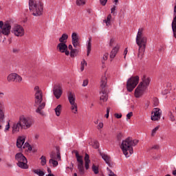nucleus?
<instances>
[{
	"mask_svg": "<svg viewBox=\"0 0 176 176\" xmlns=\"http://www.w3.org/2000/svg\"><path fill=\"white\" fill-rule=\"evenodd\" d=\"M135 41L136 45L139 47L138 57L140 60H142L145 53V49H146V43L148 42V38L144 34V28H139Z\"/></svg>",
	"mask_w": 176,
	"mask_h": 176,
	"instance_id": "f257e3e1",
	"label": "nucleus"
},
{
	"mask_svg": "<svg viewBox=\"0 0 176 176\" xmlns=\"http://www.w3.org/2000/svg\"><path fill=\"white\" fill-rule=\"evenodd\" d=\"M34 91V107H38L36 110V113L42 115V109L46 107V102H43V92L39 89V86H35Z\"/></svg>",
	"mask_w": 176,
	"mask_h": 176,
	"instance_id": "f03ea898",
	"label": "nucleus"
},
{
	"mask_svg": "<svg viewBox=\"0 0 176 176\" xmlns=\"http://www.w3.org/2000/svg\"><path fill=\"white\" fill-rule=\"evenodd\" d=\"M139 141L138 140H133L131 138H128L125 140H123L121 144V149L126 156V157H130V155L134 153L133 146H135L138 144Z\"/></svg>",
	"mask_w": 176,
	"mask_h": 176,
	"instance_id": "7ed1b4c3",
	"label": "nucleus"
},
{
	"mask_svg": "<svg viewBox=\"0 0 176 176\" xmlns=\"http://www.w3.org/2000/svg\"><path fill=\"white\" fill-rule=\"evenodd\" d=\"M29 9L33 16L38 17L43 13V3L36 0H29Z\"/></svg>",
	"mask_w": 176,
	"mask_h": 176,
	"instance_id": "20e7f679",
	"label": "nucleus"
},
{
	"mask_svg": "<svg viewBox=\"0 0 176 176\" xmlns=\"http://www.w3.org/2000/svg\"><path fill=\"white\" fill-rule=\"evenodd\" d=\"M107 83H108V80L107 78V76L103 75L102 76L101 80H100V105H102L103 102H107L108 100V94H107V89L105 87H107Z\"/></svg>",
	"mask_w": 176,
	"mask_h": 176,
	"instance_id": "39448f33",
	"label": "nucleus"
},
{
	"mask_svg": "<svg viewBox=\"0 0 176 176\" xmlns=\"http://www.w3.org/2000/svg\"><path fill=\"white\" fill-rule=\"evenodd\" d=\"M19 120L22 126V129H24V130L31 128L34 123H35L34 118L30 116H21Z\"/></svg>",
	"mask_w": 176,
	"mask_h": 176,
	"instance_id": "423d86ee",
	"label": "nucleus"
},
{
	"mask_svg": "<svg viewBox=\"0 0 176 176\" xmlns=\"http://www.w3.org/2000/svg\"><path fill=\"white\" fill-rule=\"evenodd\" d=\"M138 82H140V77L138 76L131 77L126 82L128 91H133L137 87V85H138Z\"/></svg>",
	"mask_w": 176,
	"mask_h": 176,
	"instance_id": "0eeeda50",
	"label": "nucleus"
},
{
	"mask_svg": "<svg viewBox=\"0 0 176 176\" xmlns=\"http://www.w3.org/2000/svg\"><path fill=\"white\" fill-rule=\"evenodd\" d=\"M68 100L71 106V110L73 113H78V104L75 102V94L69 91L67 94Z\"/></svg>",
	"mask_w": 176,
	"mask_h": 176,
	"instance_id": "6e6552de",
	"label": "nucleus"
},
{
	"mask_svg": "<svg viewBox=\"0 0 176 176\" xmlns=\"http://www.w3.org/2000/svg\"><path fill=\"white\" fill-rule=\"evenodd\" d=\"M12 30V22L7 21L4 23V25L0 30V34H3L6 36L10 35V30Z\"/></svg>",
	"mask_w": 176,
	"mask_h": 176,
	"instance_id": "1a4fd4ad",
	"label": "nucleus"
},
{
	"mask_svg": "<svg viewBox=\"0 0 176 176\" xmlns=\"http://www.w3.org/2000/svg\"><path fill=\"white\" fill-rule=\"evenodd\" d=\"M7 80L9 82L21 83L23 82V77L16 73H11L7 76Z\"/></svg>",
	"mask_w": 176,
	"mask_h": 176,
	"instance_id": "9d476101",
	"label": "nucleus"
},
{
	"mask_svg": "<svg viewBox=\"0 0 176 176\" xmlns=\"http://www.w3.org/2000/svg\"><path fill=\"white\" fill-rule=\"evenodd\" d=\"M53 94L56 100H58L63 96V85L60 83L56 84L53 88Z\"/></svg>",
	"mask_w": 176,
	"mask_h": 176,
	"instance_id": "9b49d317",
	"label": "nucleus"
},
{
	"mask_svg": "<svg viewBox=\"0 0 176 176\" xmlns=\"http://www.w3.org/2000/svg\"><path fill=\"white\" fill-rule=\"evenodd\" d=\"M12 32L15 36H24L25 30L24 28L20 25H15L12 28Z\"/></svg>",
	"mask_w": 176,
	"mask_h": 176,
	"instance_id": "f8f14e48",
	"label": "nucleus"
},
{
	"mask_svg": "<svg viewBox=\"0 0 176 176\" xmlns=\"http://www.w3.org/2000/svg\"><path fill=\"white\" fill-rule=\"evenodd\" d=\"M146 90H148L146 89V88H144V87H142V85L139 84L136 89H135V98H140L142 97V96L144 95L145 93H146Z\"/></svg>",
	"mask_w": 176,
	"mask_h": 176,
	"instance_id": "ddd939ff",
	"label": "nucleus"
},
{
	"mask_svg": "<svg viewBox=\"0 0 176 176\" xmlns=\"http://www.w3.org/2000/svg\"><path fill=\"white\" fill-rule=\"evenodd\" d=\"M162 118V110L159 108H154L151 113V120L156 122V120H160Z\"/></svg>",
	"mask_w": 176,
	"mask_h": 176,
	"instance_id": "4468645a",
	"label": "nucleus"
},
{
	"mask_svg": "<svg viewBox=\"0 0 176 176\" xmlns=\"http://www.w3.org/2000/svg\"><path fill=\"white\" fill-rule=\"evenodd\" d=\"M57 50L60 52V53H65L66 56H69V51H68V46L65 43H60L58 44L56 47Z\"/></svg>",
	"mask_w": 176,
	"mask_h": 176,
	"instance_id": "2eb2a0df",
	"label": "nucleus"
},
{
	"mask_svg": "<svg viewBox=\"0 0 176 176\" xmlns=\"http://www.w3.org/2000/svg\"><path fill=\"white\" fill-rule=\"evenodd\" d=\"M139 85H141L142 87H144L146 90H148V87H149V85H151V78L144 76Z\"/></svg>",
	"mask_w": 176,
	"mask_h": 176,
	"instance_id": "dca6fc26",
	"label": "nucleus"
},
{
	"mask_svg": "<svg viewBox=\"0 0 176 176\" xmlns=\"http://www.w3.org/2000/svg\"><path fill=\"white\" fill-rule=\"evenodd\" d=\"M12 133L17 134V133L20 132V129H23L20 121L16 122H14L11 126Z\"/></svg>",
	"mask_w": 176,
	"mask_h": 176,
	"instance_id": "f3484780",
	"label": "nucleus"
},
{
	"mask_svg": "<svg viewBox=\"0 0 176 176\" xmlns=\"http://www.w3.org/2000/svg\"><path fill=\"white\" fill-rule=\"evenodd\" d=\"M72 42L74 47H78V46H80V43H79V37L78 36V34L74 32L72 34Z\"/></svg>",
	"mask_w": 176,
	"mask_h": 176,
	"instance_id": "a211bd4d",
	"label": "nucleus"
},
{
	"mask_svg": "<svg viewBox=\"0 0 176 176\" xmlns=\"http://www.w3.org/2000/svg\"><path fill=\"white\" fill-rule=\"evenodd\" d=\"M174 16L173 22H172V30L173 32V36L174 38H176V0H175V4L174 7Z\"/></svg>",
	"mask_w": 176,
	"mask_h": 176,
	"instance_id": "6ab92c4d",
	"label": "nucleus"
},
{
	"mask_svg": "<svg viewBox=\"0 0 176 176\" xmlns=\"http://www.w3.org/2000/svg\"><path fill=\"white\" fill-rule=\"evenodd\" d=\"M28 161L27 160V158H25L23 160L18 161L17 166L20 168H22L23 170H27L28 168Z\"/></svg>",
	"mask_w": 176,
	"mask_h": 176,
	"instance_id": "aec40b11",
	"label": "nucleus"
},
{
	"mask_svg": "<svg viewBox=\"0 0 176 176\" xmlns=\"http://www.w3.org/2000/svg\"><path fill=\"white\" fill-rule=\"evenodd\" d=\"M24 142H25V136H19L16 139V146L17 148H23V145H24Z\"/></svg>",
	"mask_w": 176,
	"mask_h": 176,
	"instance_id": "412c9836",
	"label": "nucleus"
},
{
	"mask_svg": "<svg viewBox=\"0 0 176 176\" xmlns=\"http://www.w3.org/2000/svg\"><path fill=\"white\" fill-rule=\"evenodd\" d=\"M85 160V168L86 170H89L90 168V155L89 154L85 153V156L84 158Z\"/></svg>",
	"mask_w": 176,
	"mask_h": 176,
	"instance_id": "4be33fe9",
	"label": "nucleus"
},
{
	"mask_svg": "<svg viewBox=\"0 0 176 176\" xmlns=\"http://www.w3.org/2000/svg\"><path fill=\"white\" fill-rule=\"evenodd\" d=\"M119 49H120V47L117 45L110 52V58H115V57H116V54H118Z\"/></svg>",
	"mask_w": 176,
	"mask_h": 176,
	"instance_id": "5701e85b",
	"label": "nucleus"
},
{
	"mask_svg": "<svg viewBox=\"0 0 176 176\" xmlns=\"http://www.w3.org/2000/svg\"><path fill=\"white\" fill-rule=\"evenodd\" d=\"M100 156L104 160L105 163L108 164V166H111V157L104 153H100Z\"/></svg>",
	"mask_w": 176,
	"mask_h": 176,
	"instance_id": "b1692460",
	"label": "nucleus"
},
{
	"mask_svg": "<svg viewBox=\"0 0 176 176\" xmlns=\"http://www.w3.org/2000/svg\"><path fill=\"white\" fill-rule=\"evenodd\" d=\"M0 119H5V106L0 102Z\"/></svg>",
	"mask_w": 176,
	"mask_h": 176,
	"instance_id": "393cba45",
	"label": "nucleus"
},
{
	"mask_svg": "<svg viewBox=\"0 0 176 176\" xmlns=\"http://www.w3.org/2000/svg\"><path fill=\"white\" fill-rule=\"evenodd\" d=\"M87 56H89L90 52H91V37L89 38V40L87 41Z\"/></svg>",
	"mask_w": 176,
	"mask_h": 176,
	"instance_id": "a878e982",
	"label": "nucleus"
},
{
	"mask_svg": "<svg viewBox=\"0 0 176 176\" xmlns=\"http://www.w3.org/2000/svg\"><path fill=\"white\" fill-rule=\"evenodd\" d=\"M111 20H112V15L109 14L107 19H105L103 22L105 23L107 27H109L110 25H112V23L111 22Z\"/></svg>",
	"mask_w": 176,
	"mask_h": 176,
	"instance_id": "bb28decb",
	"label": "nucleus"
},
{
	"mask_svg": "<svg viewBox=\"0 0 176 176\" xmlns=\"http://www.w3.org/2000/svg\"><path fill=\"white\" fill-rule=\"evenodd\" d=\"M74 153L78 164H83V157L82 155H79V152H78V151H74Z\"/></svg>",
	"mask_w": 176,
	"mask_h": 176,
	"instance_id": "cd10ccee",
	"label": "nucleus"
},
{
	"mask_svg": "<svg viewBox=\"0 0 176 176\" xmlns=\"http://www.w3.org/2000/svg\"><path fill=\"white\" fill-rule=\"evenodd\" d=\"M25 156H24V155H23V153H18L15 155V160H16V162H21V160H25Z\"/></svg>",
	"mask_w": 176,
	"mask_h": 176,
	"instance_id": "c85d7f7f",
	"label": "nucleus"
},
{
	"mask_svg": "<svg viewBox=\"0 0 176 176\" xmlns=\"http://www.w3.org/2000/svg\"><path fill=\"white\" fill-rule=\"evenodd\" d=\"M67 39H68V34H63L59 38L60 43H67Z\"/></svg>",
	"mask_w": 176,
	"mask_h": 176,
	"instance_id": "c756f323",
	"label": "nucleus"
},
{
	"mask_svg": "<svg viewBox=\"0 0 176 176\" xmlns=\"http://www.w3.org/2000/svg\"><path fill=\"white\" fill-rule=\"evenodd\" d=\"M78 170L81 175L85 174V167L83 166V164H78Z\"/></svg>",
	"mask_w": 176,
	"mask_h": 176,
	"instance_id": "7c9ffc66",
	"label": "nucleus"
},
{
	"mask_svg": "<svg viewBox=\"0 0 176 176\" xmlns=\"http://www.w3.org/2000/svg\"><path fill=\"white\" fill-rule=\"evenodd\" d=\"M49 164L52 166V167H57L58 166V162L57 161V160H49Z\"/></svg>",
	"mask_w": 176,
	"mask_h": 176,
	"instance_id": "2f4dec72",
	"label": "nucleus"
},
{
	"mask_svg": "<svg viewBox=\"0 0 176 176\" xmlns=\"http://www.w3.org/2000/svg\"><path fill=\"white\" fill-rule=\"evenodd\" d=\"M32 173H34V174H36L38 176H45V172L41 169H33Z\"/></svg>",
	"mask_w": 176,
	"mask_h": 176,
	"instance_id": "473e14b6",
	"label": "nucleus"
},
{
	"mask_svg": "<svg viewBox=\"0 0 176 176\" xmlns=\"http://www.w3.org/2000/svg\"><path fill=\"white\" fill-rule=\"evenodd\" d=\"M85 67H87V62L83 59L80 63V71L83 72L85 71Z\"/></svg>",
	"mask_w": 176,
	"mask_h": 176,
	"instance_id": "72a5a7b5",
	"label": "nucleus"
},
{
	"mask_svg": "<svg viewBox=\"0 0 176 176\" xmlns=\"http://www.w3.org/2000/svg\"><path fill=\"white\" fill-rule=\"evenodd\" d=\"M61 108H62L61 104H59L55 109V113L56 116H60V115H61Z\"/></svg>",
	"mask_w": 176,
	"mask_h": 176,
	"instance_id": "f704fd0d",
	"label": "nucleus"
},
{
	"mask_svg": "<svg viewBox=\"0 0 176 176\" xmlns=\"http://www.w3.org/2000/svg\"><path fill=\"white\" fill-rule=\"evenodd\" d=\"M92 171H94V174L97 175L100 173L98 166H96L95 164L92 165Z\"/></svg>",
	"mask_w": 176,
	"mask_h": 176,
	"instance_id": "c9c22d12",
	"label": "nucleus"
},
{
	"mask_svg": "<svg viewBox=\"0 0 176 176\" xmlns=\"http://www.w3.org/2000/svg\"><path fill=\"white\" fill-rule=\"evenodd\" d=\"M92 146L95 149H98V148H100V143H98V141H97V140H94Z\"/></svg>",
	"mask_w": 176,
	"mask_h": 176,
	"instance_id": "e433bc0d",
	"label": "nucleus"
},
{
	"mask_svg": "<svg viewBox=\"0 0 176 176\" xmlns=\"http://www.w3.org/2000/svg\"><path fill=\"white\" fill-rule=\"evenodd\" d=\"M86 3V0H76V5L78 6H82Z\"/></svg>",
	"mask_w": 176,
	"mask_h": 176,
	"instance_id": "4c0bfd02",
	"label": "nucleus"
},
{
	"mask_svg": "<svg viewBox=\"0 0 176 176\" xmlns=\"http://www.w3.org/2000/svg\"><path fill=\"white\" fill-rule=\"evenodd\" d=\"M40 159L41 160V166H45L46 164V157L42 155Z\"/></svg>",
	"mask_w": 176,
	"mask_h": 176,
	"instance_id": "58836bf2",
	"label": "nucleus"
},
{
	"mask_svg": "<svg viewBox=\"0 0 176 176\" xmlns=\"http://www.w3.org/2000/svg\"><path fill=\"white\" fill-rule=\"evenodd\" d=\"M50 157V160H57L56 153H51Z\"/></svg>",
	"mask_w": 176,
	"mask_h": 176,
	"instance_id": "ea45409f",
	"label": "nucleus"
},
{
	"mask_svg": "<svg viewBox=\"0 0 176 176\" xmlns=\"http://www.w3.org/2000/svg\"><path fill=\"white\" fill-rule=\"evenodd\" d=\"M78 50L76 49L72 50L70 52L71 57H76Z\"/></svg>",
	"mask_w": 176,
	"mask_h": 176,
	"instance_id": "a19ab883",
	"label": "nucleus"
},
{
	"mask_svg": "<svg viewBox=\"0 0 176 176\" xmlns=\"http://www.w3.org/2000/svg\"><path fill=\"white\" fill-rule=\"evenodd\" d=\"M171 122H174V120H175V117L174 116V115H173V112L169 111L168 113Z\"/></svg>",
	"mask_w": 176,
	"mask_h": 176,
	"instance_id": "79ce46f5",
	"label": "nucleus"
},
{
	"mask_svg": "<svg viewBox=\"0 0 176 176\" xmlns=\"http://www.w3.org/2000/svg\"><path fill=\"white\" fill-rule=\"evenodd\" d=\"M159 128H160V126H156L155 128H154V129L152 130V133H151L152 137H154V136H155V134H156V132L157 131V130H159Z\"/></svg>",
	"mask_w": 176,
	"mask_h": 176,
	"instance_id": "37998d69",
	"label": "nucleus"
},
{
	"mask_svg": "<svg viewBox=\"0 0 176 176\" xmlns=\"http://www.w3.org/2000/svg\"><path fill=\"white\" fill-rule=\"evenodd\" d=\"M4 123H5V119L0 118V130H2Z\"/></svg>",
	"mask_w": 176,
	"mask_h": 176,
	"instance_id": "c03bdc74",
	"label": "nucleus"
},
{
	"mask_svg": "<svg viewBox=\"0 0 176 176\" xmlns=\"http://www.w3.org/2000/svg\"><path fill=\"white\" fill-rule=\"evenodd\" d=\"M153 104H154V107H157V105H159V99L158 98H155L153 99Z\"/></svg>",
	"mask_w": 176,
	"mask_h": 176,
	"instance_id": "a18cd8bd",
	"label": "nucleus"
},
{
	"mask_svg": "<svg viewBox=\"0 0 176 176\" xmlns=\"http://www.w3.org/2000/svg\"><path fill=\"white\" fill-rule=\"evenodd\" d=\"M23 148H28L29 151H31V149H32V148L31 147V145H30L28 144V142H25L24 146H23Z\"/></svg>",
	"mask_w": 176,
	"mask_h": 176,
	"instance_id": "49530a36",
	"label": "nucleus"
},
{
	"mask_svg": "<svg viewBox=\"0 0 176 176\" xmlns=\"http://www.w3.org/2000/svg\"><path fill=\"white\" fill-rule=\"evenodd\" d=\"M116 10V6H113V8L111 9V13L115 16L116 14V12H115Z\"/></svg>",
	"mask_w": 176,
	"mask_h": 176,
	"instance_id": "de8ad7c7",
	"label": "nucleus"
},
{
	"mask_svg": "<svg viewBox=\"0 0 176 176\" xmlns=\"http://www.w3.org/2000/svg\"><path fill=\"white\" fill-rule=\"evenodd\" d=\"M10 129V123L8 122V124L6 125L4 131L6 133V131H9Z\"/></svg>",
	"mask_w": 176,
	"mask_h": 176,
	"instance_id": "09e8293b",
	"label": "nucleus"
},
{
	"mask_svg": "<svg viewBox=\"0 0 176 176\" xmlns=\"http://www.w3.org/2000/svg\"><path fill=\"white\" fill-rule=\"evenodd\" d=\"M109 111H111V107H107V113L104 116L105 118H107V119H108L109 118Z\"/></svg>",
	"mask_w": 176,
	"mask_h": 176,
	"instance_id": "8fccbe9b",
	"label": "nucleus"
},
{
	"mask_svg": "<svg viewBox=\"0 0 176 176\" xmlns=\"http://www.w3.org/2000/svg\"><path fill=\"white\" fill-rule=\"evenodd\" d=\"M100 2L102 6H105V5H107V3L108 2V0H100Z\"/></svg>",
	"mask_w": 176,
	"mask_h": 176,
	"instance_id": "3c124183",
	"label": "nucleus"
},
{
	"mask_svg": "<svg viewBox=\"0 0 176 176\" xmlns=\"http://www.w3.org/2000/svg\"><path fill=\"white\" fill-rule=\"evenodd\" d=\"M56 160H61V155L58 151L56 152Z\"/></svg>",
	"mask_w": 176,
	"mask_h": 176,
	"instance_id": "603ef678",
	"label": "nucleus"
},
{
	"mask_svg": "<svg viewBox=\"0 0 176 176\" xmlns=\"http://www.w3.org/2000/svg\"><path fill=\"white\" fill-rule=\"evenodd\" d=\"M132 116H133V112L131 111L128 114H126V120H129V119H131Z\"/></svg>",
	"mask_w": 176,
	"mask_h": 176,
	"instance_id": "864d4df0",
	"label": "nucleus"
},
{
	"mask_svg": "<svg viewBox=\"0 0 176 176\" xmlns=\"http://www.w3.org/2000/svg\"><path fill=\"white\" fill-rule=\"evenodd\" d=\"M47 171L48 173V175L47 176H55L54 175L52 174V170L50 169V168H47Z\"/></svg>",
	"mask_w": 176,
	"mask_h": 176,
	"instance_id": "5fc2aeb1",
	"label": "nucleus"
},
{
	"mask_svg": "<svg viewBox=\"0 0 176 176\" xmlns=\"http://www.w3.org/2000/svg\"><path fill=\"white\" fill-rule=\"evenodd\" d=\"M89 85V80H84L82 82L83 87H86Z\"/></svg>",
	"mask_w": 176,
	"mask_h": 176,
	"instance_id": "6e6d98bb",
	"label": "nucleus"
},
{
	"mask_svg": "<svg viewBox=\"0 0 176 176\" xmlns=\"http://www.w3.org/2000/svg\"><path fill=\"white\" fill-rule=\"evenodd\" d=\"M113 43H115V38H111L110 39L109 46H113Z\"/></svg>",
	"mask_w": 176,
	"mask_h": 176,
	"instance_id": "4d7b16f0",
	"label": "nucleus"
},
{
	"mask_svg": "<svg viewBox=\"0 0 176 176\" xmlns=\"http://www.w3.org/2000/svg\"><path fill=\"white\" fill-rule=\"evenodd\" d=\"M115 118L117 119H121L122 118V113H115L114 114Z\"/></svg>",
	"mask_w": 176,
	"mask_h": 176,
	"instance_id": "13d9d810",
	"label": "nucleus"
},
{
	"mask_svg": "<svg viewBox=\"0 0 176 176\" xmlns=\"http://www.w3.org/2000/svg\"><path fill=\"white\" fill-rule=\"evenodd\" d=\"M102 127H104V123L99 122V124H98V129L100 130V129H102Z\"/></svg>",
	"mask_w": 176,
	"mask_h": 176,
	"instance_id": "bf43d9fd",
	"label": "nucleus"
},
{
	"mask_svg": "<svg viewBox=\"0 0 176 176\" xmlns=\"http://www.w3.org/2000/svg\"><path fill=\"white\" fill-rule=\"evenodd\" d=\"M122 137H123V135H122V133H118L117 135V140H118V141H120V140H122Z\"/></svg>",
	"mask_w": 176,
	"mask_h": 176,
	"instance_id": "052dcab7",
	"label": "nucleus"
},
{
	"mask_svg": "<svg viewBox=\"0 0 176 176\" xmlns=\"http://www.w3.org/2000/svg\"><path fill=\"white\" fill-rule=\"evenodd\" d=\"M108 56H109V54H108V53H106V54H104V55H103V60H104V61H106V60H108Z\"/></svg>",
	"mask_w": 176,
	"mask_h": 176,
	"instance_id": "680f3d73",
	"label": "nucleus"
},
{
	"mask_svg": "<svg viewBox=\"0 0 176 176\" xmlns=\"http://www.w3.org/2000/svg\"><path fill=\"white\" fill-rule=\"evenodd\" d=\"M109 176H116L113 172H112L111 170H109Z\"/></svg>",
	"mask_w": 176,
	"mask_h": 176,
	"instance_id": "e2e57ef3",
	"label": "nucleus"
},
{
	"mask_svg": "<svg viewBox=\"0 0 176 176\" xmlns=\"http://www.w3.org/2000/svg\"><path fill=\"white\" fill-rule=\"evenodd\" d=\"M129 51L127 50V48H125L124 51V58H126V56H127V52Z\"/></svg>",
	"mask_w": 176,
	"mask_h": 176,
	"instance_id": "0e129e2a",
	"label": "nucleus"
},
{
	"mask_svg": "<svg viewBox=\"0 0 176 176\" xmlns=\"http://www.w3.org/2000/svg\"><path fill=\"white\" fill-rule=\"evenodd\" d=\"M151 149H159V145H154L151 147Z\"/></svg>",
	"mask_w": 176,
	"mask_h": 176,
	"instance_id": "69168bd1",
	"label": "nucleus"
},
{
	"mask_svg": "<svg viewBox=\"0 0 176 176\" xmlns=\"http://www.w3.org/2000/svg\"><path fill=\"white\" fill-rule=\"evenodd\" d=\"M3 25H5V23H3V21H0V28L2 29V28L3 27Z\"/></svg>",
	"mask_w": 176,
	"mask_h": 176,
	"instance_id": "338daca9",
	"label": "nucleus"
},
{
	"mask_svg": "<svg viewBox=\"0 0 176 176\" xmlns=\"http://www.w3.org/2000/svg\"><path fill=\"white\" fill-rule=\"evenodd\" d=\"M68 49H69V50H74V48H73V47H72V45H69V46H68Z\"/></svg>",
	"mask_w": 176,
	"mask_h": 176,
	"instance_id": "774afa93",
	"label": "nucleus"
}]
</instances>
